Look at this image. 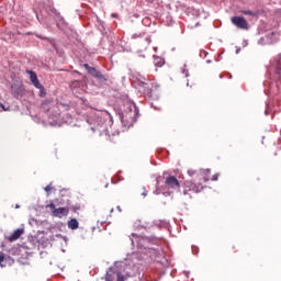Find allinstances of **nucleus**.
<instances>
[{
  "label": "nucleus",
  "instance_id": "nucleus-1",
  "mask_svg": "<svg viewBox=\"0 0 281 281\" xmlns=\"http://www.w3.org/2000/svg\"><path fill=\"white\" fill-rule=\"evenodd\" d=\"M189 175L190 177H194L195 175V179L193 181L187 180L184 182L183 194L192 196V194H199V192H203V189L205 188L203 183H207V181H210L211 170L202 169L198 172L189 171Z\"/></svg>",
  "mask_w": 281,
  "mask_h": 281
},
{
  "label": "nucleus",
  "instance_id": "nucleus-2",
  "mask_svg": "<svg viewBox=\"0 0 281 281\" xmlns=\"http://www.w3.org/2000/svg\"><path fill=\"white\" fill-rule=\"evenodd\" d=\"M125 281L126 277L120 271L117 267L110 268L105 273V281Z\"/></svg>",
  "mask_w": 281,
  "mask_h": 281
},
{
  "label": "nucleus",
  "instance_id": "nucleus-3",
  "mask_svg": "<svg viewBox=\"0 0 281 281\" xmlns=\"http://www.w3.org/2000/svg\"><path fill=\"white\" fill-rule=\"evenodd\" d=\"M83 67L92 78L98 79L99 82H106V77L100 70L95 69V67H91L89 64H83Z\"/></svg>",
  "mask_w": 281,
  "mask_h": 281
},
{
  "label": "nucleus",
  "instance_id": "nucleus-4",
  "mask_svg": "<svg viewBox=\"0 0 281 281\" xmlns=\"http://www.w3.org/2000/svg\"><path fill=\"white\" fill-rule=\"evenodd\" d=\"M231 22L235 27H237V30H249V22H247L244 16H233L231 18Z\"/></svg>",
  "mask_w": 281,
  "mask_h": 281
},
{
  "label": "nucleus",
  "instance_id": "nucleus-5",
  "mask_svg": "<svg viewBox=\"0 0 281 281\" xmlns=\"http://www.w3.org/2000/svg\"><path fill=\"white\" fill-rule=\"evenodd\" d=\"M165 187L167 190H180L181 184L179 183V180L175 176H169L165 179Z\"/></svg>",
  "mask_w": 281,
  "mask_h": 281
},
{
  "label": "nucleus",
  "instance_id": "nucleus-6",
  "mask_svg": "<svg viewBox=\"0 0 281 281\" xmlns=\"http://www.w3.org/2000/svg\"><path fill=\"white\" fill-rule=\"evenodd\" d=\"M48 207L52 210L53 216L57 218H63V216H67L69 214V207H59L56 209V204L50 203Z\"/></svg>",
  "mask_w": 281,
  "mask_h": 281
},
{
  "label": "nucleus",
  "instance_id": "nucleus-7",
  "mask_svg": "<svg viewBox=\"0 0 281 281\" xmlns=\"http://www.w3.org/2000/svg\"><path fill=\"white\" fill-rule=\"evenodd\" d=\"M25 234V229L23 228H18L15 229L10 236H8L9 243H14L15 240H19L21 236Z\"/></svg>",
  "mask_w": 281,
  "mask_h": 281
},
{
  "label": "nucleus",
  "instance_id": "nucleus-8",
  "mask_svg": "<svg viewBox=\"0 0 281 281\" xmlns=\"http://www.w3.org/2000/svg\"><path fill=\"white\" fill-rule=\"evenodd\" d=\"M27 74L30 75V80H31L32 85L36 89H41V81H38V76L36 75V72H34L32 70H27Z\"/></svg>",
  "mask_w": 281,
  "mask_h": 281
},
{
  "label": "nucleus",
  "instance_id": "nucleus-9",
  "mask_svg": "<svg viewBox=\"0 0 281 281\" xmlns=\"http://www.w3.org/2000/svg\"><path fill=\"white\" fill-rule=\"evenodd\" d=\"M78 227H79L78 220L71 218V220L68 222V228H69V229H78Z\"/></svg>",
  "mask_w": 281,
  "mask_h": 281
},
{
  "label": "nucleus",
  "instance_id": "nucleus-10",
  "mask_svg": "<svg viewBox=\"0 0 281 281\" xmlns=\"http://www.w3.org/2000/svg\"><path fill=\"white\" fill-rule=\"evenodd\" d=\"M40 89V98H45V95H47V91L45 90V87H43V85L41 83V88Z\"/></svg>",
  "mask_w": 281,
  "mask_h": 281
},
{
  "label": "nucleus",
  "instance_id": "nucleus-11",
  "mask_svg": "<svg viewBox=\"0 0 281 281\" xmlns=\"http://www.w3.org/2000/svg\"><path fill=\"white\" fill-rule=\"evenodd\" d=\"M240 13L246 14V16H256L254 11H251V10H243V11H240Z\"/></svg>",
  "mask_w": 281,
  "mask_h": 281
},
{
  "label": "nucleus",
  "instance_id": "nucleus-12",
  "mask_svg": "<svg viewBox=\"0 0 281 281\" xmlns=\"http://www.w3.org/2000/svg\"><path fill=\"white\" fill-rule=\"evenodd\" d=\"M0 267H5V256L3 254L0 255Z\"/></svg>",
  "mask_w": 281,
  "mask_h": 281
},
{
  "label": "nucleus",
  "instance_id": "nucleus-13",
  "mask_svg": "<svg viewBox=\"0 0 281 281\" xmlns=\"http://www.w3.org/2000/svg\"><path fill=\"white\" fill-rule=\"evenodd\" d=\"M48 104H52V101H44V102L42 103L43 109H47V105H48Z\"/></svg>",
  "mask_w": 281,
  "mask_h": 281
},
{
  "label": "nucleus",
  "instance_id": "nucleus-14",
  "mask_svg": "<svg viewBox=\"0 0 281 281\" xmlns=\"http://www.w3.org/2000/svg\"><path fill=\"white\" fill-rule=\"evenodd\" d=\"M210 181H218V173H216L212 178H210Z\"/></svg>",
  "mask_w": 281,
  "mask_h": 281
},
{
  "label": "nucleus",
  "instance_id": "nucleus-15",
  "mask_svg": "<svg viewBox=\"0 0 281 281\" xmlns=\"http://www.w3.org/2000/svg\"><path fill=\"white\" fill-rule=\"evenodd\" d=\"M45 192H52L53 188H52V184H48L45 187Z\"/></svg>",
  "mask_w": 281,
  "mask_h": 281
},
{
  "label": "nucleus",
  "instance_id": "nucleus-16",
  "mask_svg": "<svg viewBox=\"0 0 281 281\" xmlns=\"http://www.w3.org/2000/svg\"><path fill=\"white\" fill-rule=\"evenodd\" d=\"M0 109H3V111H5V105H3V103L0 102Z\"/></svg>",
  "mask_w": 281,
  "mask_h": 281
},
{
  "label": "nucleus",
  "instance_id": "nucleus-17",
  "mask_svg": "<svg viewBox=\"0 0 281 281\" xmlns=\"http://www.w3.org/2000/svg\"><path fill=\"white\" fill-rule=\"evenodd\" d=\"M142 195H143V196H147V195H148V192H147V191H144V192L142 193Z\"/></svg>",
  "mask_w": 281,
  "mask_h": 281
},
{
  "label": "nucleus",
  "instance_id": "nucleus-18",
  "mask_svg": "<svg viewBox=\"0 0 281 281\" xmlns=\"http://www.w3.org/2000/svg\"><path fill=\"white\" fill-rule=\"evenodd\" d=\"M13 95L15 97V98H19V93H16L15 91H13Z\"/></svg>",
  "mask_w": 281,
  "mask_h": 281
},
{
  "label": "nucleus",
  "instance_id": "nucleus-19",
  "mask_svg": "<svg viewBox=\"0 0 281 281\" xmlns=\"http://www.w3.org/2000/svg\"><path fill=\"white\" fill-rule=\"evenodd\" d=\"M119 212H122V207L117 206Z\"/></svg>",
  "mask_w": 281,
  "mask_h": 281
},
{
  "label": "nucleus",
  "instance_id": "nucleus-20",
  "mask_svg": "<svg viewBox=\"0 0 281 281\" xmlns=\"http://www.w3.org/2000/svg\"><path fill=\"white\" fill-rule=\"evenodd\" d=\"M146 41H147L148 43H150V38H146Z\"/></svg>",
  "mask_w": 281,
  "mask_h": 281
}]
</instances>
